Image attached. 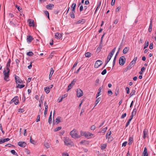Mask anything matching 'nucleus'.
<instances>
[{
    "label": "nucleus",
    "mask_w": 156,
    "mask_h": 156,
    "mask_svg": "<svg viewBox=\"0 0 156 156\" xmlns=\"http://www.w3.org/2000/svg\"><path fill=\"white\" fill-rule=\"evenodd\" d=\"M70 134L73 138H78L80 137V136L78 134V131L75 129L72 131L70 132Z\"/></svg>",
    "instance_id": "1"
},
{
    "label": "nucleus",
    "mask_w": 156,
    "mask_h": 156,
    "mask_svg": "<svg viewBox=\"0 0 156 156\" xmlns=\"http://www.w3.org/2000/svg\"><path fill=\"white\" fill-rule=\"evenodd\" d=\"M9 72L10 70H4L3 71L4 79L6 81H8L9 80Z\"/></svg>",
    "instance_id": "2"
},
{
    "label": "nucleus",
    "mask_w": 156,
    "mask_h": 156,
    "mask_svg": "<svg viewBox=\"0 0 156 156\" xmlns=\"http://www.w3.org/2000/svg\"><path fill=\"white\" fill-rule=\"evenodd\" d=\"M115 49H113L111 52L109 53L108 55V56L106 60L105 61V64L104 66V67L109 62L110 60L111 59V58L112 57L113 54L115 52Z\"/></svg>",
    "instance_id": "3"
},
{
    "label": "nucleus",
    "mask_w": 156,
    "mask_h": 156,
    "mask_svg": "<svg viewBox=\"0 0 156 156\" xmlns=\"http://www.w3.org/2000/svg\"><path fill=\"white\" fill-rule=\"evenodd\" d=\"M64 143L67 145H70L72 146L73 145V142L69 138H66L64 140Z\"/></svg>",
    "instance_id": "4"
},
{
    "label": "nucleus",
    "mask_w": 156,
    "mask_h": 156,
    "mask_svg": "<svg viewBox=\"0 0 156 156\" xmlns=\"http://www.w3.org/2000/svg\"><path fill=\"white\" fill-rule=\"evenodd\" d=\"M18 99L19 98L18 96L15 97L10 102V103L11 104L14 102L15 105H17L19 103Z\"/></svg>",
    "instance_id": "5"
},
{
    "label": "nucleus",
    "mask_w": 156,
    "mask_h": 156,
    "mask_svg": "<svg viewBox=\"0 0 156 156\" xmlns=\"http://www.w3.org/2000/svg\"><path fill=\"white\" fill-rule=\"evenodd\" d=\"M126 62V58L125 57L122 56L119 59V63L121 66H123Z\"/></svg>",
    "instance_id": "6"
},
{
    "label": "nucleus",
    "mask_w": 156,
    "mask_h": 156,
    "mask_svg": "<svg viewBox=\"0 0 156 156\" xmlns=\"http://www.w3.org/2000/svg\"><path fill=\"white\" fill-rule=\"evenodd\" d=\"M102 61L98 60L96 61L94 64V67L96 68H98L102 64Z\"/></svg>",
    "instance_id": "7"
},
{
    "label": "nucleus",
    "mask_w": 156,
    "mask_h": 156,
    "mask_svg": "<svg viewBox=\"0 0 156 156\" xmlns=\"http://www.w3.org/2000/svg\"><path fill=\"white\" fill-rule=\"evenodd\" d=\"M76 82V80L75 79H74L73 81L71 82V83H70L68 86V88L67 91H68L69 90L72 88Z\"/></svg>",
    "instance_id": "8"
},
{
    "label": "nucleus",
    "mask_w": 156,
    "mask_h": 156,
    "mask_svg": "<svg viewBox=\"0 0 156 156\" xmlns=\"http://www.w3.org/2000/svg\"><path fill=\"white\" fill-rule=\"evenodd\" d=\"M77 97L78 98H80L83 95V92L80 89H78L77 90Z\"/></svg>",
    "instance_id": "9"
},
{
    "label": "nucleus",
    "mask_w": 156,
    "mask_h": 156,
    "mask_svg": "<svg viewBox=\"0 0 156 156\" xmlns=\"http://www.w3.org/2000/svg\"><path fill=\"white\" fill-rule=\"evenodd\" d=\"M15 79L17 84L18 83H23V81L18 76L15 75Z\"/></svg>",
    "instance_id": "10"
},
{
    "label": "nucleus",
    "mask_w": 156,
    "mask_h": 156,
    "mask_svg": "<svg viewBox=\"0 0 156 156\" xmlns=\"http://www.w3.org/2000/svg\"><path fill=\"white\" fill-rule=\"evenodd\" d=\"M84 134V136L88 138L91 137V136L93 135V134L89 132H85Z\"/></svg>",
    "instance_id": "11"
},
{
    "label": "nucleus",
    "mask_w": 156,
    "mask_h": 156,
    "mask_svg": "<svg viewBox=\"0 0 156 156\" xmlns=\"http://www.w3.org/2000/svg\"><path fill=\"white\" fill-rule=\"evenodd\" d=\"M148 130L147 129H144L143 131L144 135L143 137L144 139H145L147 137L148 134Z\"/></svg>",
    "instance_id": "12"
},
{
    "label": "nucleus",
    "mask_w": 156,
    "mask_h": 156,
    "mask_svg": "<svg viewBox=\"0 0 156 156\" xmlns=\"http://www.w3.org/2000/svg\"><path fill=\"white\" fill-rule=\"evenodd\" d=\"M33 39L32 36L30 35H28L27 36V41L28 43H30L32 41Z\"/></svg>",
    "instance_id": "13"
},
{
    "label": "nucleus",
    "mask_w": 156,
    "mask_h": 156,
    "mask_svg": "<svg viewBox=\"0 0 156 156\" xmlns=\"http://www.w3.org/2000/svg\"><path fill=\"white\" fill-rule=\"evenodd\" d=\"M26 143L25 142L20 141L18 142V145L22 147H24L26 146Z\"/></svg>",
    "instance_id": "14"
},
{
    "label": "nucleus",
    "mask_w": 156,
    "mask_h": 156,
    "mask_svg": "<svg viewBox=\"0 0 156 156\" xmlns=\"http://www.w3.org/2000/svg\"><path fill=\"white\" fill-rule=\"evenodd\" d=\"M54 5L53 4H49L46 5V8L48 9H51L52 8H54Z\"/></svg>",
    "instance_id": "15"
},
{
    "label": "nucleus",
    "mask_w": 156,
    "mask_h": 156,
    "mask_svg": "<svg viewBox=\"0 0 156 156\" xmlns=\"http://www.w3.org/2000/svg\"><path fill=\"white\" fill-rule=\"evenodd\" d=\"M28 22H29V26L30 27H34V20L32 21L31 19H29Z\"/></svg>",
    "instance_id": "16"
},
{
    "label": "nucleus",
    "mask_w": 156,
    "mask_h": 156,
    "mask_svg": "<svg viewBox=\"0 0 156 156\" xmlns=\"http://www.w3.org/2000/svg\"><path fill=\"white\" fill-rule=\"evenodd\" d=\"M85 22V20L84 19H82L81 20H79L76 22L75 23V24H79L81 23L82 24L84 23Z\"/></svg>",
    "instance_id": "17"
},
{
    "label": "nucleus",
    "mask_w": 156,
    "mask_h": 156,
    "mask_svg": "<svg viewBox=\"0 0 156 156\" xmlns=\"http://www.w3.org/2000/svg\"><path fill=\"white\" fill-rule=\"evenodd\" d=\"M55 36V37L57 39H60L62 36L61 34H59L58 33H56Z\"/></svg>",
    "instance_id": "18"
},
{
    "label": "nucleus",
    "mask_w": 156,
    "mask_h": 156,
    "mask_svg": "<svg viewBox=\"0 0 156 156\" xmlns=\"http://www.w3.org/2000/svg\"><path fill=\"white\" fill-rule=\"evenodd\" d=\"M143 156H148V154L147 151V148L146 147L144 148V150L143 152Z\"/></svg>",
    "instance_id": "19"
},
{
    "label": "nucleus",
    "mask_w": 156,
    "mask_h": 156,
    "mask_svg": "<svg viewBox=\"0 0 156 156\" xmlns=\"http://www.w3.org/2000/svg\"><path fill=\"white\" fill-rule=\"evenodd\" d=\"M54 72V70L52 68H51V71L50 73V74L49 75V79L50 80H51V76L53 73Z\"/></svg>",
    "instance_id": "20"
},
{
    "label": "nucleus",
    "mask_w": 156,
    "mask_h": 156,
    "mask_svg": "<svg viewBox=\"0 0 156 156\" xmlns=\"http://www.w3.org/2000/svg\"><path fill=\"white\" fill-rule=\"evenodd\" d=\"M61 117L60 116H58L56 119V122L57 124L59 123L60 122H61L62 121L61 120Z\"/></svg>",
    "instance_id": "21"
},
{
    "label": "nucleus",
    "mask_w": 156,
    "mask_h": 156,
    "mask_svg": "<svg viewBox=\"0 0 156 156\" xmlns=\"http://www.w3.org/2000/svg\"><path fill=\"white\" fill-rule=\"evenodd\" d=\"M135 63L133 62L132 61L129 64V66H127V69H130L135 64Z\"/></svg>",
    "instance_id": "22"
},
{
    "label": "nucleus",
    "mask_w": 156,
    "mask_h": 156,
    "mask_svg": "<svg viewBox=\"0 0 156 156\" xmlns=\"http://www.w3.org/2000/svg\"><path fill=\"white\" fill-rule=\"evenodd\" d=\"M51 114H52V111H51V112L50 114V115L49 116V119H48V122L49 124H51L52 122Z\"/></svg>",
    "instance_id": "23"
},
{
    "label": "nucleus",
    "mask_w": 156,
    "mask_h": 156,
    "mask_svg": "<svg viewBox=\"0 0 156 156\" xmlns=\"http://www.w3.org/2000/svg\"><path fill=\"white\" fill-rule=\"evenodd\" d=\"M149 44V42L148 41H146L144 44V49H145L148 46Z\"/></svg>",
    "instance_id": "24"
},
{
    "label": "nucleus",
    "mask_w": 156,
    "mask_h": 156,
    "mask_svg": "<svg viewBox=\"0 0 156 156\" xmlns=\"http://www.w3.org/2000/svg\"><path fill=\"white\" fill-rule=\"evenodd\" d=\"M45 92L47 93H48L50 91V88L48 87H45L44 88Z\"/></svg>",
    "instance_id": "25"
},
{
    "label": "nucleus",
    "mask_w": 156,
    "mask_h": 156,
    "mask_svg": "<svg viewBox=\"0 0 156 156\" xmlns=\"http://www.w3.org/2000/svg\"><path fill=\"white\" fill-rule=\"evenodd\" d=\"M76 7V4L75 3H73L72 6V11H74V12H75V9Z\"/></svg>",
    "instance_id": "26"
},
{
    "label": "nucleus",
    "mask_w": 156,
    "mask_h": 156,
    "mask_svg": "<svg viewBox=\"0 0 156 156\" xmlns=\"http://www.w3.org/2000/svg\"><path fill=\"white\" fill-rule=\"evenodd\" d=\"M101 2L100 1V2H99L98 3V5H97V8L96 9V10L94 12V14H95L96 13V12H97V10H98V9L100 7L101 5Z\"/></svg>",
    "instance_id": "27"
},
{
    "label": "nucleus",
    "mask_w": 156,
    "mask_h": 156,
    "mask_svg": "<svg viewBox=\"0 0 156 156\" xmlns=\"http://www.w3.org/2000/svg\"><path fill=\"white\" fill-rule=\"evenodd\" d=\"M107 146V144H106L101 145V148L102 150H104L106 148Z\"/></svg>",
    "instance_id": "28"
},
{
    "label": "nucleus",
    "mask_w": 156,
    "mask_h": 156,
    "mask_svg": "<svg viewBox=\"0 0 156 156\" xmlns=\"http://www.w3.org/2000/svg\"><path fill=\"white\" fill-rule=\"evenodd\" d=\"M152 20H151L150 21V23L149 25V32H151L152 30Z\"/></svg>",
    "instance_id": "29"
},
{
    "label": "nucleus",
    "mask_w": 156,
    "mask_h": 156,
    "mask_svg": "<svg viewBox=\"0 0 156 156\" xmlns=\"http://www.w3.org/2000/svg\"><path fill=\"white\" fill-rule=\"evenodd\" d=\"M91 54L89 52H87L85 53V56L87 57H90L91 56Z\"/></svg>",
    "instance_id": "30"
},
{
    "label": "nucleus",
    "mask_w": 156,
    "mask_h": 156,
    "mask_svg": "<svg viewBox=\"0 0 156 156\" xmlns=\"http://www.w3.org/2000/svg\"><path fill=\"white\" fill-rule=\"evenodd\" d=\"M101 98H99L97 99V100H96V101H95V105L94 107L97 105L99 103V102H100V101H101Z\"/></svg>",
    "instance_id": "31"
},
{
    "label": "nucleus",
    "mask_w": 156,
    "mask_h": 156,
    "mask_svg": "<svg viewBox=\"0 0 156 156\" xmlns=\"http://www.w3.org/2000/svg\"><path fill=\"white\" fill-rule=\"evenodd\" d=\"M137 111V109L136 108H134L132 113V115H133L134 116L136 113Z\"/></svg>",
    "instance_id": "32"
},
{
    "label": "nucleus",
    "mask_w": 156,
    "mask_h": 156,
    "mask_svg": "<svg viewBox=\"0 0 156 156\" xmlns=\"http://www.w3.org/2000/svg\"><path fill=\"white\" fill-rule=\"evenodd\" d=\"M25 87V85L24 84H18L17 86L16 87L17 88H22L24 87Z\"/></svg>",
    "instance_id": "33"
},
{
    "label": "nucleus",
    "mask_w": 156,
    "mask_h": 156,
    "mask_svg": "<svg viewBox=\"0 0 156 156\" xmlns=\"http://www.w3.org/2000/svg\"><path fill=\"white\" fill-rule=\"evenodd\" d=\"M129 142L128 144L130 145L132 144V142L133 141V138L132 137H130L129 139Z\"/></svg>",
    "instance_id": "34"
},
{
    "label": "nucleus",
    "mask_w": 156,
    "mask_h": 156,
    "mask_svg": "<svg viewBox=\"0 0 156 156\" xmlns=\"http://www.w3.org/2000/svg\"><path fill=\"white\" fill-rule=\"evenodd\" d=\"M62 129V127L61 126H59L54 129V131L55 132H56Z\"/></svg>",
    "instance_id": "35"
},
{
    "label": "nucleus",
    "mask_w": 156,
    "mask_h": 156,
    "mask_svg": "<svg viewBox=\"0 0 156 156\" xmlns=\"http://www.w3.org/2000/svg\"><path fill=\"white\" fill-rule=\"evenodd\" d=\"M75 12H74V11H72V12L70 13V16L71 18H75Z\"/></svg>",
    "instance_id": "36"
},
{
    "label": "nucleus",
    "mask_w": 156,
    "mask_h": 156,
    "mask_svg": "<svg viewBox=\"0 0 156 156\" xmlns=\"http://www.w3.org/2000/svg\"><path fill=\"white\" fill-rule=\"evenodd\" d=\"M11 152L13 155H18L15 152V151L14 150H11Z\"/></svg>",
    "instance_id": "37"
},
{
    "label": "nucleus",
    "mask_w": 156,
    "mask_h": 156,
    "mask_svg": "<svg viewBox=\"0 0 156 156\" xmlns=\"http://www.w3.org/2000/svg\"><path fill=\"white\" fill-rule=\"evenodd\" d=\"M44 13L46 16L48 17V19H49V14L48 12L47 11H45L44 12Z\"/></svg>",
    "instance_id": "38"
},
{
    "label": "nucleus",
    "mask_w": 156,
    "mask_h": 156,
    "mask_svg": "<svg viewBox=\"0 0 156 156\" xmlns=\"http://www.w3.org/2000/svg\"><path fill=\"white\" fill-rule=\"evenodd\" d=\"M10 64L7 63L6 67V70H10V69L9 68V67H10Z\"/></svg>",
    "instance_id": "39"
},
{
    "label": "nucleus",
    "mask_w": 156,
    "mask_h": 156,
    "mask_svg": "<svg viewBox=\"0 0 156 156\" xmlns=\"http://www.w3.org/2000/svg\"><path fill=\"white\" fill-rule=\"evenodd\" d=\"M117 56V52L116 53L115 56L114 58L113 62V65L114 66L115 64V60L116 58V57Z\"/></svg>",
    "instance_id": "40"
},
{
    "label": "nucleus",
    "mask_w": 156,
    "mask_h": 156,
    "mask_svg": "<svg viewBox=\"0 0 156 156\" xmlns=\"http://www.w3.org/2000/svg\"><path fill=\"white\" fill-rule=\"evenodd\" d=\"M33 54V53L32 51H29L27 53V55L29 56H32Z\"/></svg>",
    "instance_id": "41"
},
{
    "label": "nucleus",
    "mask_w": 156,
    "mask_h": 156,
    "mask_svg": "<svg viewBox=\"0 0 156 156\" xmlns=\"http://www.w3.org/2000/svg\"><path fill=\"white\" fill-rule=\"evenodd\" d=\"M136 92L135 90H132L131 93H130V95L131 96H133L135 94Z\"/></svg>",
    "instance_id": "42"
},
{
    "label": "nucleus",
    "mask_w": 156,
    "mask_h": 156,
    "mask_svg": "<svg viewBox=\"0 0 156 156\" xmlns=\"http://www.w3.org/2000/svg\"><path fill=\"white\" fill-rule=\"evenodd\" d=\"M20 62V61L19 59H17L16 60V63L17 65V66L18 67L19 66V63Z\"/></svg>",
    "instance_id": "43"
},
{
    "label": "nucleus",
    "mask_w": 156,
    "mask_h": 156,
    "mask_svg": "<svg viewBox=\"0 0 156 156\" xmlns=\"http://www.w3.org/2000/svg\"><path fill=\"white\" fill-rule=\"evenodd\" d=\"M111 131H110L109 132H108L106 134V137L107 139L108 138V136H109L111 134Z\"/></svg>",
    "instance_id": "44"
},
{
    "label": "nucleus",
    "mask_w": 156,
    "mask_h": 156,
    "mask_svg": "<svg viewBox=\"0 0 156 156\" xmlns=\"http://www.w3.org/2000/svg\"><path fill=\"white\" fill-rule=\"evenodd\" d=\"M84 133L85 132H83V131H81L80 132V135H79L80 136V137H81V136H84Z\"/></svg>",
    "instance_id": "45"
},
{
    "label": "nucleus",
    "mask_w": 156,
    "mask_h": 156,
    "mask_svg": "<svg viewBox=\"0 0 156 156\" xmlns=\"http://www.w3.org/2000/svg\"><path fill=\"white\" fill-rule=\"evenodd\" d=\"M108 95L109 96H111L112 94V92L111 90H109L108 91Z\"/></svg>",
    "instance_id": "46"
},
{
    "label": "nucleus",
    "mask_w": 156,
    "mask_h": 156,
    "mask_svg": "<svg viewBox=\"0 0 156 156\" xmlns=\"http://www.w3.org/2000/svg\"><path fill=\"white\" fill-rule=\"evenodd\" d=\"M106 72H107L106 70V69H105L101 72V74L102 75H104L106 73Z\"/></svg>",
    "instance_id": "47"
},
{
    "label": "nucleus",
    "mask_w": 156,
    "mask_h": 156,
    "mask_svg": "<svg viewBox=\"0 0 156 156\" xmlns=\"http://www.w3.org/2000/svg\"><path fill=\"white\" fill-rule=\"evenodd\" d=\"M46 107H47V106H46V107H45V110H44V115H46V114H47V113L48 108H47Z\"/></svg>",
    "instance_id": "48"
},
{
    "label": "nucleus",
    "mask_w": 156,
    "mask_h": 156,
    "mask_svg": "<svg viewBox=\"0 0 156 156\" xmlns=\"http://www.w3.org/2000/svg\"><path fill=\"white\" fill-rule=\"evenodd\" d=\"M96 128V126H95V125H93L91 127V128H90V129L91 130H94V129H95Z\"/></svg>",
    "instance_id": "49"
},
{
    "label": "nucleus",
    "mask_w": 156,
    "mask_h": 156,
    "mask_svg": "<svg viewBox=\"0 0 156 156\" xmlns=\"http://www.w3.org/2000/svg\"><path fill=\"white\" fill-rule=\"evenodd\" d=\"M40 115L39 114L37 116V118L36 120V122H37L40 121Z\"/></svg>",
    "instance_id": "50"
},
{
    "label": "nucleus",
    "mask_w": 156,
    "mask_h": 156,
    "mask_svg": "<svg viewBox=\"0 0 156 156\" xmlns=\"http://www.w3.org/2000/svg\"><path fill=\"white\" fill-rule=\"evenodd\" d=\"M126 93L127 94H129V89L128 87H126Z\"/></svg>",
    "instance_id": "51"
},
{
    "label": "nucleus",
    "mask_w": 156,
    "mask_h": 156,
    "mask_svg": "<svg viewBox=\"0 0 156 156\" xmlns=\"http://www.w3.org/2000/svg\"><path fill=\"white\" fill-rule=\"evenodd\" d=\"M115 0H112L111 3V5H113L115 4Z\"/></svg>",
    "instance_id": "52"
},
{
    "label": "nucleus",
    "mask_w": 156,
    "mask_h": 156,
    "mask_svg": "<svg viewBox=\"0 0 156 156\" xmlns=\"http://www.w3.org/2000/svg\"><path fill=\"white\" fill-rule=\"evenodd\" d=\"M137 57H134L133 59V60L132 61L133 62H134L135 63L136 61L137 60Z\"/></svg>",
    "instance_id": "53"
},
{
    "label": "nucleus",
    "mask_w": 156,
    "mask_h": 156,
    "mask_svg": "<svg viewBox=\"0 0 156 156\" xmlns=\"http://www.w3.org/2000/svg\"><path fill=\"white\" fill-rule=\"evenodd\" d=\"M153 44L152 43H151L150 44V45H149V49H153Z\"/></svg>",
    "instance_id": "54"
},
{
    "label": "nucleus",
    "mask_w": 156,
    "mask_h": 156,
    "mask_svg": "<svg viewBox=\"0 0 156 156\" xmlns=\"http://www.w3.org/2000/svg\"><path fill=\"white\" fill-rule=\"evenodd\" d=\"M128 51V49H123V53L124 54H126Z\"/></svg>",
    "instance_id": "55"
},
{
    "label": "nucleus",
    "mask_w": 156,
    "mask_h": 156,
    "mask_svg": "<svg viewBox=\"0 0 156 156\" xmlns=\"http://www.w3.org/2000/svg\"><path fill=\"white\" fill-rule=\"evenodd\" d=\"M30 142L31 143L33 144H34V143L35 142V141L32 139L31 137L30 138Z\"/></svg>",
    "instance_id": "56"
},
{
    "label": "nucleus",
    "mask_w": 156,
    "mask_h": 156,
    "mask_svg": "<svg viewBox=\"0 0 156 156\" xmlns=\"http://www.w3.org/2000/svg\"><path fill=\"white\" fill-rule=\"evenodd\" d=\"M9 140H10V139H9V138H7L3 139V141L4 142H5L6 141H9Z\"/></svg>",
    "instance_id": "57"
},
{
    "label": "nucleus",
    "mask_w": 156,
    "mask_h": 156,
    "mask_svg": "<svg viewBox=\"0 0 156 156\" xmlns=\"http://www.w3.org/2000/svg\"><path fill=\"white\" fill-rule=\"evenodd\" d=\"M44 146L47 148L49 147V145H48V143H45L44 144Z\"/></svg>",
    "instance_id": "58"
},
{
    "label": "nucleus",
    "mask_w": 156,
    "mask_h": 156,
    "mask_svg": "<svg viewBox=\"0 0 156 156\" xmlns=\"http://www.w3.org/2000/svg\"><path fill=\"white\" fill-rule=\"evenodd\" d=\"M67 94H64V95H63L62 97V99H63L67 97Z\"/></svg>",
    "instance_id": "59"
},
{
    "label": "nucleus",
    "mask_w": 156,
    "mask_h": 156,
    "mask_svg": "<svg viewBox=\"0 0 156 156\" xmlns=\"http://www.w3.org/2000/svg\"><path fill=\"white\" fill-rule=\"evenodd\" d=\"M16 7L18 9L19 11H20V10H21V8L19 6H18L17 5H16Z\"/></svg>",
    "instance_id": "60"
},
{
    "label": "nucleus",
    "mask_w": 156,
    "mask_h": 156,
    "mask_svg": "<svg viewBox=\"0 0 156 156\" xmlns=\"http://www.w3.org/2000/svg\"><path fill=\"white\" fill-rule=\"evenodd\" d=\"M62 156H69L68 154L63 153L62 154Z\"/></svg>",
    "instance_id": "61"
},
{
    "label": "nucleus",
    "mask_w": 156,
    "mask_h": 156,
    "mask_svg": "<svg viewBox=\"0 0 156 156\" xmlns=\"http://www.w3.org/2000/svg\"><path fill=\"white\" fill-rule=\"evenodd\" d=\"M127 144V142L125 141L122 144V146L125 147Z\"/></svg>",
    "instance_id": "62"
},
{
    "label": "nucleus",
    "mask_w": 156,
    "mask_h": 156,
    "mask_svg": "<svg viewBox=\"0 0 156 156\" xmlns=\"http://www.w3.org/2000/svg\"><path fill=\"white\" fill-rule=\"evenodd\" d=\"M143 40L142 38H140L139 41V44L142 43L143 42Z\"/></svg>",
    "instance_id": "63"
},
{
    "label": "nucleus",
    "mask_w": 156,
    "mask_h": 156,
    "mask_svg": "<svg viewBox=\"0 0 156 156\" xmlns=\"http://www.w3.org/2000/svg\"><path fill=\"white\" fill-rule=\"evenodd\" d=\"M107 129V127H105L103 129L102 131V132H103L104 133L106 131Z\"/></svg>",
    "instance_id": "64"
}]
</instances>
